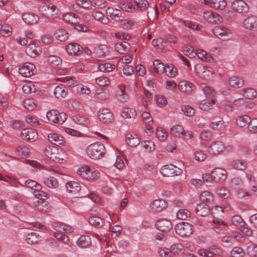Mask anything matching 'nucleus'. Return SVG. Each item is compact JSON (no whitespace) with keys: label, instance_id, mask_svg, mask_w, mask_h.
<instances>
[{"label":"nucleus","instance_id":"obj_1","mask_svg":"<svg viewBox=\"0 0 257 257\" xmlns=\"http://www.w3.org/2000/svg\"><path fill=\"white\" fill-rule=\"evenodd\" d=\"M44 153L51 160L59 163H63L67 158L65 151L54 147L47 146L44 150Z\"/></svg>","mask_w":257,"mask_h":257},{"label":"nucleus","instance_id":"obj_2","mask_svg":"<svg viewBox=\"0 0 257 257\" xmlns=\"http://www.w3.org/2000/svg\"><path fill=\"white\" fill-rule=\"evenodd\" d=\"M86 153L89 157L92 159H99L104 156L105 149L102 144L95 143L87 147Z\"/></svg>","mask_w":257,"mask_h":257},{"label":"nucleus","instance_id":"obj_3","mask_svg":"<svg viewBox=\"0 0 257 257\" xmlns=\"http://www.w3.org/2000/svg\"><path fill=\"white\" fill-rule=\"evenodd\" d=\"M148 6V1H122L120 4V8L122 10L128 12H132L139 9H145Z\"/></svg>","mask_w":257,"mask_h":257},{"label":"nucleus","instance_id":"obj_4","mask_svg":"<svg viewBox=\"0 0 257 257\" xmlns=\"http://www.w3.org/2000/svg\"><path fill=\"white\" fill-rule=\"evenodd\" d=\"M39 9L43 15L48 18L57 15L59 13L58 9L55 5L50 3L49 1L42 3L40 5Z\"/></svg>","mask_w":257,"mask_h":257},{"label":"nucleus","instance_id":"obj_5","mask_svg":"<svg viewBox=\"0 0 257 257\" xmlns=\"http://www.w3.org/2000/svg\"><path fill=\"white\" fill-rule=\"evenodd\" d=\"M47 117L51 122L62 124L66 120L67 116L65 112H60L56 109H52L47 112Z\"/></svg>","mask_w":257,"mask_h":257},{"label":"nucleus","instance_id":"obj_6","mask_svg":"<svg viewBox=\"0 0 257 257\" xmlns=\"http://www.w3.org/2000/svg\"><path fill=\"white\" fill-rule=\"evenodd\" d=\"M193 226L192 224L182 222L176 225L175 229L176 233L182 237L189 236L193 232Z\"/></svg>","mask_w":257,"mask_h":257},{"label":"nucleus","instance_id":"obj_7","mask_svg":"<svg viewBox=\"0 0 257 257\" xmlns=\"http://www.w3.org/2000/svg\"><path fill=\"white\" fill-rule=\"evenodd\" d=\"M212 32L218 38L223 41L229 40L232 37L231 31L223 26L215 27L212 29Z\"/></svg>","mask_w":257,"mask_h":257},{"label":"nucleus","instance_id":"obj_8","mask_svg":"<svg viewBox=\"0 0 257 257\" xmlns=\"http://www.w3.org/2000/svg\"><path fill=\"white\" fill-rule=\"evenodd\" d=\"M223 253L222 249L215 245H211L206 249L201 248L197 251L199 255L204 257H213L215 255L222 256Z\"/></svg>","mask_w":257,"mask_h":257},{"label":"nucleus","instance_id":"obj_9","mask_svg":"<svg viewBox=\"0 0 257 257\" xmlns=\"http://www.w3.org/2000/svg\"><path fill=\"white\" fill-rule=\"evenodd\" d=\"M160 172L165 177H171L180 175L182 173V170L171 164L163 166L160 170Z\"/></svg>","mask_w":257,"mask_h":257},{"label":"nucleus","instance_id":"obj_10","mask_svg":"<svg viewBox=\"0 0 257 257\" xmlns=\"http://www.w3.org/2000/svg\"><path fill=\"white\" fill-rule=\"evenodd\" d=\"M20 137L23 140L33 142L38 139V133L36 130L26 128L22 130Z\"/></svg>","mask_w":257,"mask_h":257},{"label":"nucleus","instance_id":"obj_11","mask_svg":"<svg viewBox=\"0 0 257 257\" xmlns=\"http://www.w3.org/2000/svg\"><path fill=\"white\" fill-rule=\"evenodd\" d=\"M35 66L31 63H25L19 69V73L25 77H30L35 72Z\"/></svg>","mask_w":257,"mask_h":257},{"label":"nucleus","instance_id":"obj_12","mask_svg":"<svg viewBox=\"0 0 257 257\" xmlns=\"http://www.w3.org/2000/svg\"><path fill=\"white\" fill-rule=\"evenodd\" d=\"M231 7L239 13H246L249 10V6L245 1H232Z\"/></svg>","mask_w":257,"mask_h":257},{"label":"nucleus","instance_id":"obj_13","mask_svg":"<svg viewBox=\"0 0 257 257\" xmlns=\"http://www.w3.org/2000/svg\"><path fill=\"white\" fill-rule=\"evenodd\" d=\"M156 228L162 232H168L173 227L171 221L165 218L158 220L155 224Z\"/></svg>","mask_w":257,"mask_h":257},{"label":"nucleus","instance_id":"obj_14","mask_svg":"<svg viewBox=\"0 0 257 257\" xmlns=\"http://www.w3.org/2000/svg\"><path fill=\"white\" fill-rule=\"evenodd\" d=\"M243 24L246 29L257 31V17L251 15L244 19Z\"/></svg>","mask_w":257,"mask_h":257},{"label":"nucleus","instance_id":"obj_15","mask_svg":"<svg viewBox=\"0 0 257 257\" xmlns=\"http://www.w3.org/2000/svg\"><path fill=\"white\" fill-rule=\"evenodd\" d=\"M26 52L27 54L31 57H36L39 55L41 52V48L36 43L32 42L26 47Z\"/></svg>","mask_w":257,"mask_h":257},{"label":"nucleus","instance_id":"obj_16","mask_svg":"<svg viewBox=\"0 0 257 257\" xmlns=\"http://www.w3.org/2000/svg\"><path fill=\"white\" fill-rule=\"evenodd\" d=\"M99 119L103 123H108L113 120V116L112 112L107 108H102L98 114Z\"/></svg>","mask_w":257,"mask_h":257},{"label":"nucleus","instance_id":"obj_17","mask_svg":"<svg viewBox=\"0 0 257 257\" xmlns=\"http://www.w3.org/2000/svg\"><path fill=\"white\" fill-rule=\"evenodd\" d=\"M66 50L69 55L71 56H79L83 50L82 47L77 43H70L66 46Z\"/></svg>","mask_w":257,"mask_h":257},{"label":"nucleus","instance_id":"obj_18","mask_svg":"<svg viewBox=\"0 0 257 257\" xmlns=\"http://www.w3.org/2000/svg\"><path fill=\"white\" fill-rule=\"evenodd\" d=\"M212 173L214 181L216 182H223L227 177L226 171L222 168H215L212 171Z\"/></svg>","mask_w":257,"mask_h":257},{"label":"nucleus","instance_id":"obj_19","mask_svg":"<svg viewBox=\"0 0 257 257\" xmlns=\"http://www.w3.org/2000/svg\"><path fill=\"white\" fill-rule=\"evenodd\" d=\"M48 140L51 143L56 146H63L65 144L64 138L61 135L56 133L49 134L48 135Z\"/></svg>","mask_w":257,"mask_h":257},{"label":"nucleus","instance_id":"obj_20","mask_svg":"<svg viewBox=\"0 0 257 257\" xmlns=\"http://www.w3.org/2000/svg\"><path fill=\"white\" fill-rule=\"evenodd\" d=\"M167 202L163 199H156L151 202L150 208L155 212H161L167 206Z\"/></svg>","mask_w":257,"mask_h":257},{"label":"nucleus","instance_id":"obj_21","mask_svg":"<svg viewBox=\"0 0 257 257\" xmlns=\"http://www.w3.org/2000/svg\"><path fill=\"white\" fill-rule=\"evenodd\" d=\"M203 18L207 22L212 24L220 23L222 21V18L220 16L211 12H204Z\"/></svg>","mask_w":257,"mask_h":257},{"label":"nucleus","instance_id":"obj_22","mask_svg":"<svg viewBox=\"0 0 257 257\" xmlns=\"http://www.w3.org/2000/svg\"><path fill=\"white\" fill-rule=\"evenodd\" d=\"M178 88L181 92L189 94L195 89V86L190 82L181 81L179 83Z\"/></svg>","mask_w":257,"mask_h":257},{"label":"nucleus","instance_id":"obj_23","mask_svg":"<svg viewBox=\"0 0 257 257\" xmlns=\"http://www.w3.org/2000/svg\"><path fill=\"white\" fill-rule=\"evenodd\" d=\"M224 147L221 142L217 141L213 143L208 149V152L212 155H217L223 151Z\"/></svg>","mask_w":257,"mask_h":257},{"label":"nucleus","instance_id":"obj_24","mask_svg":"<svg viewBox=\"0 0 257 257\" xmlns=\"http://www.w3.org/2000/svg\"><path fill=\"white\" fill-rule=\"evenodd\" d=\"M24 21L28 25L36 24L39 20V16L34 13H25L22 15Z\"/></svg>","mask_w":257,"mask_h":257},{"label":"nucleus","instance_id":"obj_25","mask_svg":"<svg viewBox=\"0 0 257 257\" xmlns=\"http://www.w3.org/2000/svg\"><path fill=\"white\" fill-rule=\"evenodd\" d=\"M126 143L131 147L137 146L140 143V139L136 134H127L125 138Z\"/></svg>","mask_w":257,"mask_h":257},{"label":"nucleus","instance_id":"obj_26","mask_svg":"<svg viewBox=\"0 0 257 257\" xmlns=\"http://www.w3.org/2000/svg\"><path fill=\"white\" fill-rule=\"evenodd\" d=\"M94 52L98 57H104L109 53V48L105 44H100L94 48Z\"/></svg>","mask_w":257,"mask_h":257},{"label":"nucleus","instance_id":"obj_27","mask_svg":"<svg viewBox=\"0 0 257 257\" xmlns=\"http://www.w3.org/2000/svg\"><path fill=\"white\" fill-rule=\"evenodd\" d=\"M115 50L120 54H126L130 51L131 46L128 43L125 41L117 43L115 44Z\"/></svg>","mask_w":257,"mask_h":257},{"label":"nucleus","instance_id":"obj_28","mask_svg":"<svg viewBox=\"0 0 257 257\" xmlns=\"http://www.w3.org/2000/svg\"><path fill=\"white\" fill-rule=\"evenodd\" d=\"M76 2L77 1H74ZM75 4H72L73 9L76 11H79L81 8L85 9H91L93 7L92 1H77Z\"/></svg>","mask_w":257,"mask_h":257},{"label":"nucleus","instance_id":"obj_29","mask_svg":"<svg viewBox=\"0 0 257 257\" xmlns=\"http://www.w3.org/2000/svg\"><path fill=\"white\" fill-rule=\"evenodd\" d=\"M67 94L68 91L66 87L63 85L56 86L54 91V94L58 99L65 98Z\"/></svg>","mask_w":257,"mask_h":257},{"label":"nucleus","instance_id":"obj_30","mask_svg":"<svg viewBox=\"0 0 257 257\" xmlns=\"http://www.w3.org/2000/svg\"><path fill=\"white\" fill-rule=\"evenodd\" d=\"M165 65L162 63L160 60H156L153 63V68H150V70L153 74L160 73L164 74Z\"/></svg>","mask_w":257,"mask_h":257},{"label":"nucleus","instance_id":"obj_31","mask_svg":"<svg viewBox=\"0 0 257 257\" xmlns=\"http://www.w3.org/2000/svg\"><path fill=\"white\" fill-rule=\"evenodd\" d=\"M203 3L205 5L210 6L216 10H222L227 5L226 1H203Z\"/></svg>","mask_w":257,"mask_h":257},{"label":"nucleus","instance_id":"obj_32","mask_svg":"<svg viewBox=\"0 0 257 257\" xmlns=\"http://www.w3.org/2000/svg\"><path fill=\"white\" fill-rule=\"evenodd\" d=\"M229 84L235 88H241L244 85L243 79L239 76H233L230 78Z\"/></svg>","mask_w":257,"mask_h":257},{"label":"nucleus","instance_id":"obj_33","mask_svg":"<svg viewBox=\"0 0 257 257\" xmlns=\"http://www.w3.org/2000/svg\"><path fill=\"white\" fill-rule=\"evenodd\" d=\"M67 190L69 193L76 194L81 189V187L79 183L75 181H69L66 184Z\"/></svg>","mask_w":257,"mask_h":257},{"label":"nucleus","instance_id":"obj_34","mask_svg":"<svg viewBox=\"0 0 257 257\" xmlns=\"http://www.w3.org/2000/svg\"><path fill=\"white\" fill-rule=\"evenodd\" d=\"M91 243V240L88 235H81L77 241V244L83 248L88 247Z\"/></svg>","mask_w":257,"mask_h":257},{"label":"nucleus","instance_id":"obj_35","mask_svg":"<svg viewBox=\"0 0 257 257\" xmlns=\"http://www.w3.org/2000/svg\"><path fill=\"white\" fill-rule=\"evenodd\" d=\"M43 182L47 187L51 188H56L59 186L58 180L53 176L45 178Z\"/></svg>","mask_w":257,"mask_h":257},{"label":"nucleus","instance_id":"obj_36","mask_svg":"<svg viewBox=\"0 0 257 257\" xmlns=\"http://www.w3.org/2000/svg\"><path fill=\"white\" fill-rule=\"evenodd\" d=\"M136 110L133 108L124 107L122 109L121 115L124 118H134L136 116Z\"/></svg>","mask_w":257,"mask_h":257},{"label":"nucleus","instance_id":"obj_37","mask_svg":"<svg viewBox=\"0 0 257 257\" xmlns=\"http://www.w3.org/2000/svg\"><path fill=\"white\" fill-rule=\"evenodd\" d=\"M240 94L247 99H252L256 97L257 92L252 88H247L242 89Z\"/></svg>","mask_w":257,"mask_h":257},{"label":"nucleus","instance_id":"obj_38","mask_svg":"<svg viewBox=\"0 0 257 257\" xmlns=\"http://www.w3.org/2000/svg\"><path fill=\"white\" fill-rule=\"evenodd\" d=\"M56 38L60 41H65L68 38L69 34L67 31L64 29H60L55 32Z\"/></svg>","mask_w":257,"mask_h":257},{"label":"nucleus","instance_id":"obj_39","mask_svg":"<svg viewBox=\"0 0 257 257\" xmlns=\"http://www.w3.org/2000/svg\"><path fill=\"white\" fill-rule=\"evenodd\" d=\"M36 209L40 211L47 212L50 210V206L46 200H38L35 203Z\"/></svg>","mask_w":257,"mask_h":257},{"label":"nucleus","instance_id":"obj_40","mask_svg":"<svg viewBox=\"0 0 257 257\" xmlns=\"http://www.w3.org/2000/svg\"><path fill=\"white\" fill-rule=\"evenodd\" d=\"M251 118L247 115H243L239 116L236 119V124L239 127H244L247 124H249L250 122Z\"/></svg>","mask_w":257,"mask_h":257},{"label":"nucleus","instance_id":"obj_41","mask_svg":"<svg viewBox=\"0 0 257 257\" xmlns=\"http://www.w3.org/2000/svg\"><path fill=\"white\" fill-rule=\"evenodd\" d=\"M164 74L169 77H174L177 73V68L172 64H166L164 70Z\"/></svg>","mask_w":257,"mask_h":257},{"label":"nucleus","instance_id":"obj_42","mask_svg":"<svg viewBox=\"0 0 257 257\" xmlns=\"http://www.w3.org/2000/svg\"><path fill=\"white\" fill-rule=\"evenodd\" d=\"M47 62L49 64L53 67H58L62 64L61 59L60 57L54 55L49 56Z\"/></svg>","mask_w":257,"mask_h":257},{"label":"nucleus","instance_id":"obj_43","mask_svg":"<svg viewBox=\"0 0 257 257\" xmlns=\"http://www.w3.org/2000/svg\"><path fill=\"white\" fill-rule=\"evenodd\" d=\"M209 208L205 204H198L196 208V213L200 216H206L209 213Z\"/></svg>","mask_w":257,"mask_h":257},{"label":"nucleus","instance_id":"obj_44","mask_svg":"<svg viewBox=\"0 0 257 257\" xmlns=\"http://www.w3.org/2000/svg\"><path fill=\"white\" fill-rule=\"evenodd\" d=\"M72 119L75 123L82 125H87L89 123V120L87 118L78 114L73 115Z\"/></svg>","mask_w":257,"mask_h":257},{"label":"nucleus","instance_id":"obj_45","mask_svg":"<svg viewBox=\"0 0 257 257\" xmlns=\"http://www.w3.org/2000/svg\"><path fill=\"white\" fill-rule=\"evenodd\" d=\"M100 176L99 172L89 167L85 180H94L98 178Z\"/></svg>","mask_w":257,"mask_h":257},{"label":"nucleus","instance_id":"obj_46","mask_svg":"<svg viewBox=\"0 0 257 257\" xmlns=\"http://www.w3.org/2000/svg\"><path fill=\"white\" fill-rule=\"evenodd\" d=\"M184 248L182 244L176 243L171 246V253L175 255H181L184 253Z\"/></svg>","mask_w":257,"mask_h":257},{"label":"nucleus","instance_id":"obj_47","mask_svg":"<svg viewBox=\"0 0 257 257\" xmlns=\"http://www.w3.org/2000/svg\"><path fill=\"white\" fill-rule=\"evenodd\" d=\"M211 211L215 218H219L223 216V210L220 206H215L212 207Z\"/></svg>","mask_w":257,"mask_h":257},{"label":"nucleus","instance_id":"obj_48","mask_svg":"<svg viewBox=\"0 0 257 257\" xmlns=\"http://www.w3.org/2000/svg\"><path fill=\"white\" fill-rule=\"evenodd\" d=\"M98 69L104 72H109L115 68V65L109 63L100 64L98 66Z\"/></svg>","mask_w":257,"mask_h":257},{"label":"nucleus","instance_id":"obj_49","mask_svg":"<svg viewBox=\"0 0 257 257\" xmlns=\"http://www.w3.org/2000/svg\"><path fill=\"white\" fill-rule=\"evenodd\" d=\"M95 83L99 86L105 87L110 84V80L106 76H101L95 79Z\"/></svg>","mask_w":257,"mask_h":257},{"label":"nucleus","instance_id":"obj_50","mask_svg":"<svg viewBox=\"0 0 257 257\" xmlns=\"http://www.w3.org/2000/svg\"><path fill=\"white\" fill-rule=\"evenodd\" d=\"M76 15L73 13H67L63 15V19L67 23L71 24H76L77 18Z\"/></svg>","mask_w":257,"mask_h":257},{"label":"nucleus","instance_id":"obj_51","mask_svg":"<svg viewBox=\"0 0 257 257\" xmlns=\"http://www.w3.org/2000/svg\"><path fill=\"white\" fill-rule=\"evenodd\" d=\"M196 54L198 57L203 61L210 62L212 59L211 55L204 50H198Z\"/></svg>","mask_w":257,"mask_h":257},{"label":"nucleus","instance_id":"obj_52","mask_svg":"<svg viewBox=\"0 0 257 257\" xmlns=\"http://www.w3.org/2000/svg\"><path fill=\"white\" fill-rule=\"evenodd\" d=\"M200 199L202 202H210L213 201V197L210 192L203 191L200 195Z\"/></svg>","mask_w":257,"mask_h":257},{"label":"nucleus","instance_id":"obj_53","mask_svg":"<svg viewBox=\"0 0 257 257\" xmlns=\"http://www.w3.org/2000/svg\"><path fill=\"white\" fill-rule=\"evenodd\" d=\"M90 224L95 227H101L103 225V222L102 219L97 216H92L89 218Z\"/></svg>","mask_w":257,"mask_h":257},{"label":"nucleus","instance_id":"obj_54","mask_svg":"<svg viewBox=\"0 0 257 257\" xmlns=\"http://www.w3.org/2000/svg\"><path fill=\"white\" fill-rule=\"evenodd\" d=\"M116 98L118 101L122 103L126 102L129 98L126 92L121 88H119V90L117 91Z\"/></svg>","mask_w":257,"mask_h":257},{"label":"nucleus","instance_id":"obj_55","mask_svg":"<svg viewBox=\"0 0 257 257\" xmlns=\"http://www.w3.org/2000/svg\"><path fill=\"white\" fill-rule=\"evenodd\" d=\"M211 101L204 100L202 101L201 102H200L199 104V108L203 110H208L211 108V107L212 106L213 104H214L215 101L213 99L211 100Z\"/></svg>","mask_w":257,"mask_h":257},{"label":"nucleus","instance_id":"obj_56","mask_svg":"<svg viewBox=\"0 0 257 257\" xmlns=\"http://www.w3.org/2000/svg\"><path fill=\"white\" fill-rule=\"evenodd\" d=\"M107 12L110 14V17L115 21H120V18L121 16V12L118 10H113V9L108 8Z\"/></svg>","mask_w":257,"mask_h":257},{"label":"nucleus","instance_id":"obj_57","mask_svg":"<svg viewBox=\"0 0 257 257\" xmlns=\"http://www.w3.org/2000/svg\"><path fill=\"white\" fill-rule=\"evenodd\" d=\"M25 185L28 188H32L34 191L42 189V186L34 180H28L25 182Z\"/></svg>","mask_w":257,"mask_h":257},{"label":"nucleus","instance_id":"obj_58","mask_svg":"<svg viewBox=\"0 0 257 257\" xmlns=\"http://www.w3.org/2000/svg\"><path fill=\"white\" fill-rule=\"evenodd\" d=\"M244 254L245 253L243 249L238 246L233 247L231 251L232 257H243Z\"/></svg>","mask_w":257,"mask_h":257},{"label":"nucleus","instance_id":"obj_59","mask_svg":"<svg viewBox=\"0 0 257 257\" xmlns=\"http://www.w3.org/2000/svg\"><path fill=\"white\" fill-rule=\"evenodd\" d=\"M26 239L27 242L29 244L37 243L39 241V235H37L35 232L28 233Z\"/></svg>","mask_w":257,"mask_h":257},{"label":"nucleus","instance_id":"obj_60","mask_svg":"<svg viewBox=\"0 0 257 257\" xmlns=\"http://www.w3.org/2000/svg\"><path fill=\"white\" fill-rule=\"evenodd\" d=\"M24 106L28 110H33L36 107L34 100L31 98H27L24 100Z\"/></svg>","mask_w":257,"mask_h":257},{"label":"nucleus","instance_id":"obj_61","mask_svg":"<svg viewBox=\"0 0 257 257\" xmlns=\"http://www.w3.org/2000/svg\"><path fill=\"white\" fill-rule=\"evenodd\" d=\"M232 165L234 168L237 170H243L246 167V163L243 160H235L232 162Z\"/></svg>","mask_w":257,"mask_h":257},{"label":"nucleus","instance_id":"obj_62","mask_svg":"<svg viewBox=\"0 0 257 257\" xmlns=\"http://www.w3.org/2000/svg\"><path fill=\"white\" fill-rule=\"evenodd\" d=\"M183 128L181 125H176L173 126L170 130L171 134L175 137H179L181 135H183Z\"/></svg>","mask_w":257,"mask_h":257},{"label":"nucleus","instance_id":"obj_63","mask_svg":"<svg viewBox=\"0 0 257 257\" xmlns=\"http://www.w3.org/2000/svg\"><path fill=\"white\" fill-rule=\"evenodd\" d=\"M176 215L179 219L185 220L190 216V212L187 209H180L177 212Z\"/></svg>","mask_w":257,"mask_h":257},{"label":"nucleus","instance_id":"obj_64","mask_svg":"<svg viewBox=\"0 0 257 257\" xmlns=\"http://www.w3.org/2000/svg\"><path fill=\"white\" fill-rule=\"evenodd\" d=\"M60 81L65 83L69 87H74L77 85V81L71 76L60 78Z\"/></svg>","mask_w":257,"mask_h":257}]
</instances>
